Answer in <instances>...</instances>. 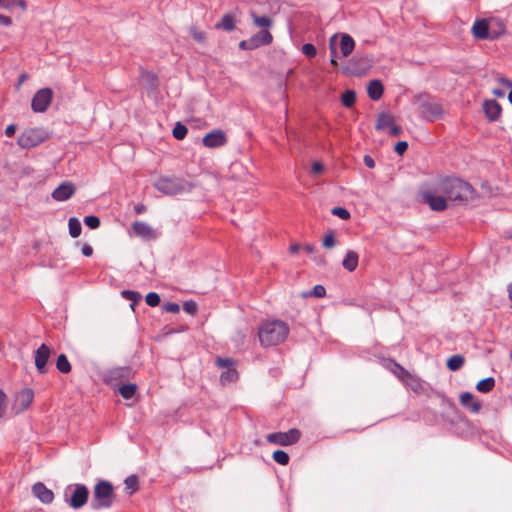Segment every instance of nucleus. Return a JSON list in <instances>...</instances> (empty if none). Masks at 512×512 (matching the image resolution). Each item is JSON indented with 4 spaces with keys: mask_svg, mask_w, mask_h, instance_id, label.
<instances>
[{
    "mask_svg": "<svg viewBox=\"0 0 512 512\" xmlns=\"http://www.w3.org/2000/svg\"><path fill=\"white\" fill-rule=\"evenodd\" d=\"M288 334L289 327L281 320L264 322L258 331L260 343L264 347L276 346L282 343Z\"/></svg>",
    "mask_w": 512,
    "mask_h": 512,
    "instance_id": "f03ea898",
    "label": "nucleus"
},
{
    "mask_svg": "<svg viewBox=\"0 0 512 512\" xmlns=\"http://www.w3.org/2000/svg\"><path fill=\"white\" fill-rule=\"evenodd\" d=\"M239 47L243 50H252L250 45H249V41L248 39L246 40H242L240 43H239Z\"/></svg>",
    "mask_w": 512,
    "mask_h": 512,
    "instance_id": "0e129e2a",
    "label": "nucleus"
},
{
    "mask_svg": "<svg viewBox=\"0 0 512 512\" xmlns=\"http://www.w3.org/2000/svg\"><path fill=\"white\" fill-rule=\"evenodd\" d=\"M403 383L405 385L409 386L415 392H417L421 389V383L413 375H412V378H408L406 381H403Z\"/></svg>",
    "mask_w": 512,
    "mask_h": 512,
    "instance_id": "09e8293b",
    "label": "nucleus"
},
{
    "mask_svg": "<svg viewBox=\"0 0 512 512\" xmlns=\"http://www.w3.org/2000/svg\"><path fill=\"white\" fill-rule=\"evenodd\" d=\"M81 251L86 257H90L93 254V248L88 244L83 245Z\"/></svg>",
    "mask_w": 512,
    "mask_h": 512,
    "instance_id": "13d9d810",
    "label": "nucleus"
},
{
    "mask_svg": "<svg viewBox=\"0 0 512 512\" xmlns=\"http://www.w3.org/2000/svg\"><path fill=\"white\" fill-rule=\"evenodd\" d=\"M359 256L355 251L349 250L342 261V266L349 272H353L358 266Z\"/></svg>",
    "mask_w": 512,
    "mask_h": 512,
    "instance_id": "393cba45",
    "label": "nucleus"
},
{
    "mask_svg": "<svg viewBox=\"0 0 512 512\" xmlns=\"http://www.w3.org/2000/svg\"><path fill=\"white\" fill-rule=\"evenodd\" d=\"M183 309L186 313L194 315V314H196V312L198 310V305L195 301H192V300L185 301L183 304Z\"/></svg>",
    "mask_w": 512,
    "mask_h": 512,
    "instance_id": "de8ad7c7",
    "label": "nucleus"
},
{
    "mask_svg": "<svg viewBox=\"0 0 512 512\" xmlns=\"http://www.w3.org/2000/svg\"><path fill=\"white\" fill-rule=\"evenodd\" d=\"M75 191L76 189L73 183L63 182L56 189H54L51 196L54 200L63 202L71 198Z\"/></svg>",
    "mask_w": 512,
    "mask_h": 512,
    "instance_id": "dca6fc26",
    "label": "nucleus"
},
{
    "mask_svg": "<svg viewBox=\"0 0 512 512\" xmlns=\"http://www.w3.org/2000/svg\"><path fill=\"white\" fill-rule=\"evenodd\" d=\"M304 250L309 253V254H312L314 251H315V247L312 245V244H306L304 246Z\"/></svg>",
    "mask_w": 512,
    "mask_h": 512,
    "instance_id": "338daca9",
    "label": "nucleus"
},
{
    "mask_svg": "<svg viewBox=\"0 0 512 512\" xmlns=\"http://www.w3.org/2000/svg\"><path fill=\"white\" fill-rule=\"evenodd\" d=\"M227 140V135L223 130L215 129L203 137L202 143L207 148H219L226 145Z\"/></svg>",
    "mask_w": 512,
    "mask_h": 512,
    "instance_id": "2eb2a0df",
    "label": "nucleus"
},
{
    "mask_svg": "<svg viewBox=\"0 0 512 512\" xmlns=\"http://www.w3.org/2000/svg\"><path fill=\"white\" fill-rule=\"evenodd\" d=\"M132 376V369L130 367H116L110 369L106 375L105 380L109 384L118 385L130 379Z\"/></svg>",
    "mask_w": 512,
    "mask_h": 512,
    "instance_id": "ddd939ff",
    "label": "nucleus"
},
{
    "mask_svg": "<svg viewBox=\"0 0 512 512\" xmlns=\"http://www.w3.org/2000/svg\"><path fill=\"white\" fill-rule=\"evenodd\" d=\"M341 101L345 107H352L356 101V93L353 90H346L342 94Z\"/></svg>",
    "mask_w": 512,
    "mask_h": 512,
    "instance_id": "4c0bfd02",
    "label": "nucleus"
},
{
    "mask_svg": "<svg viewBox=\"0 0 512 512\" xmlns=\"http://www.w3.org/2000/svg\"><path fill=\"white\" fill-rule=\"evenodd\" d=\"M499 81L507 87H512V81H510L509 79L500 78Z\"/></svg>",
    "mask_w": 512,
    "mask_h": 512,
    "instance_id": "774afa93",
    "label": "nucleus"
},
{
    "mask_svg": "<svg viewBox=\"0 0 512 512\" xmlns=\"http://www.w3.org/2000/svg\"><path fill=\"white\" fill-rule=\"evenodd\" d=\"M248 41L251 49L254 50L260 46L271 44L273 41V36L267 29H262L258 33L251 36Z\"/></svg>",
    "mask_w": 512,
    "mask_h": 512,
    "instance_id": "6ab92c4d",
    "label": "nucleus"
},
{
    "mask_svg": "<svg viewBox=\"0 0 512 512\" xmlns=\"http://www.w3.org/2000/svg\"><path fill=\"white\" fill-rule=\"evenodd\" d=\"M188 133V129L185 125L180 122H177L172 130V135L177 140H182L186 137Z\"/></svg>",
    "mask_w": 512,
    "mask_h": 512,
    "instance_id": "58836bf2",
    "label": "nucleus"
},
{
    "mask_svg": "<svg viewBox=\"0 0 512 512\" xmlns=\"http://www.w3.org/2000/svg\"><path fill=\"white\" fill-rule=\"evenodd\" d=\"M16 125L15 124H10L6 127L5 129V134L7 137H13L15 132H16Z\"/></svg>",
    "mask_w": 512,
    "mask_h": 512,
    "instance_id": "4d7b16f0",
    "label": "nucleus"
},
{
    "mask_svg": "<svg viewBox=\"0 0 512 512\" xmlns=\"http://www.w3.org/2000/svg\"><path fill=\"white\" fill-rule=\"evenodd\" d=\"M11 24L12 19L10 17L0 14V25L8 27Z\"/></svg>",
    "mask_w": 512,
    "mask_h": 512,
    "instance_id": "052dcab7",
    "label": "nucleus"
},
{
    "mask_svg": "<svg viewBox=\"0 0 512 512\" xmlns=\"http://www.w3.org/2000/svg\"><path fill=\"white\" fill-rule=\"evenodd\" d=\"M355 41L346 33L341 34L340 50L343 57H348L354 50Z\"/></svg>",
    "mask_w": 512,
    "mask_h": 512,
    "instance_id": "b1692460",
    "label": "nucleus"
},
{
    "mask_svg": "<svg viewBox=\"0 0 512 512\" xmlns=\"http://www.w3.org/2000/svg\"><path fill=\"white\" fill-rule=\"evenodd\" d=\"M216 365L219 368L226 369L221 373L220 381L223 385L227 383H233L238 379V372L235 368V362L231 358H221L218 357L216 359Z\"/></svg>",
    "mask_w": 512,
    "mask_h": 512,
    "instance_id": "9d476101",
    "label": "nucleus"
},
{
    "mask_svg": "<svg viewBox=\"0 0 512 512\" xmlns=\"http://www.w3.org/2000/svg\"><path fill=\"white\" fill-rule=\"evenodd\" d=\"M324 170V166L320 162H314L312 165V172L314 174L321 173Z\"/></svg>",
    "mask_w": 512,
    "mask_h": 512,
    "instance_id": "bf43d9fd",
    "label": "nucleus"
},
{
    "mask_svg": "<svg viewBox=\"0 0 512 512\" xmlns=\"http://www.w3.org/2000/svg\"><path fill=\"white\" fill-rule=\"evenodd\" d=\"M419 103L418 111L420 116L428 121L434 122L443 116L442 105L428 94H421L416 97Z\"/></svg>",
    "mask_w": 512,
    "mask_h": 512,
    "instance_id": "39448f33",
    "label": "nucleus"
},
{
    "mask_svg": "<svg viewBox=\"0 0 512 512\" xmlns=\"http://www.w3.org/2000/svg\"><path fill=\"white\" fill-rule=\"evenodd\" d=\"M84 223L90 229H97L100 226V219L97 216L89 215L84 218Z\"/></svg>",
    "mask_w": 512,
    "mask_h": 512,
    "instance_id": "c03bdc74",
    "label": "nucleus"
},
{
    "mask_svg": "<svg viewBox=\"0 0 512 512\" xmlns=\"http://www.w3.org/2000/svg\"><path fill=\"white\" fill-rule=\"evenodd\" d=\"M331 214L339 217L342 220H348L351 217L350 212L346 208L340 206L334 207L331 210Z\"/></svg>",
    "mask_w": 512,
    "mask_h": 512,
    "instance_id": "37998d69",
    "label": "nucleus"
},
{
    "mask_svg": "<svg viewBox=\"0 0 512 512\" xmlns=\"http://www.w3.org/2000/svg\"><path fill=\"white\" fill-rule=\"evenodd\" d=\"M472 35L476 39L494 40L500 35V33L491 32L486 19H477L472 26Z\"/></svg>",
    "mask_w": 512,
    "mask_h": 512,
    "instance_id": "f8f14e48",
    "label": "nucleus"
},
{
    "mask_svg": "<svg viewBox=\"0 0 512 512\" xmlns=\"http://www.w3.org/2000/svg\"><path fill=\"white\" fill-rule=\"evenodd\" d=\"M33 495L44 504L53 502L54 493L48 489L42 482H37L32 486Z\"/></svg>",
    "mask_w": 512,
    "mask_h": 512,
    "instance_id": "aec40b11",
    "label": "nucleus"
},
{
    "mask_svg": "<svg viewBox=\"0 0 512 512\" xmlns=\"http://www.w3.org/2000/svg\"><path fill=\"white\" fill-rule=\"evenodd\" d=\"M236 21L232 14H225L221 21L215 24L217 30L230 32L235 29Z\"/></svg>",
    "mask_w": 512,
    "mask_h": 512,
    "instance_id": "a878e982",
    "label": "nucleus"
},
{
    "mask_svg": "<svg viewBox=\"0 0 512 512\" xmlns=\"http://www.w3.org/2000/svg\"><path fill=\"white\" fill-rule=\"evenodd\" d=\"M51 355V349L45 343L41 344L40 347L34 353L35 367L39 374H45L48 371L47 363Z\"/></svg>",
    "mask_w": 512,
    "mask_h": 512,
    "instance_id": "4468645a",
    "label": "nucleus"
},
{
    "mask_svg": "<svg viewBox=\"0 0 512 512\" xmlns=\"http://www.w3.org/2000/svg\"><path fill=\"white\" fill-rule=\"evenodd\" d=\"M439 189L450 200L460 203L474 199L475 190L472 185L457 177H447L440 182Z\"/></svg>",
    "mask_w": 512,
    "mask_h": 512,
    "instance_id": "f257e3e1",
    "label": "nucleus"
},
{
    "mask_svg": "<svg viewBox=\"0 0 512 512\" xmlns=\"http://www.w3.org/2000/svg\"><path fill=\"white\" fill-rule=\"evenodd\" d=\"M495 387V379L493 377H487L485 379L480 380L477 385V391L481 393H488L493 390Z\"/></svg>",
    "mask_w": 512,
    "mask_h": 512,
    "instance_id": "c756f323",
    "label": "nucleus"
},
{
    "mask_svg": "<svg viewBox=\"0 0 512 512\" xmlns=\"http://www.w3.org/2000/svg\"><path fill=\"white\" fill-rule=\"evenodd\" d=\"M137 386L129 383L120 386L119 392L124 399H131L136 393Z\"/></svg>",
    "mask_w": 512,
    "mask_h": 512,
    "instance_id": "72a5a7b5",
    "label": "nucleus"
},
{
    "mask_svg": "<svg viewBox=\"0 0 512 512\" xmlns=\"http://www.w3.org/2000/svg\"><path fill=\"white\" fill-rule=\"evenodd\" d=\"M48 137V132L43 128H29L21 133L18 137L17 143L21 148L29 149L40 145L46 141Z\"/></svg>",
    "mask_w": 512,
    "mask_h": 512,
    "instance_id": "0eeeda50",
    "label": "nucleus"
},
{
    "mask_svg": "<svg viewBox=\"0 0 512 512\" xmlns=\"http://www.w3.org/2000/svg\"><path fill=\"white\" fill-rule=\"evenodd\" d=\"M420 201L429 206L432 211L441 212L447 208V201L444 197L435 195L429 190L419 193Z\"/></svg>",
    "mask_w": 512,
    "mask_h": 512,
    "instance_id": "9b49d317",
    "label": "nucleus"
},
{
    "mask_svg": "<svg viewBox=\"0 0 512 512\" xmlns=\"http://www.w3.org/2000/svg\"><path fill=\"white\" fill-rule=\"evenodd\" d=\"M15 6L20 7L22 10L27 8L26 2L24 0H0V7L5 9H12Z\"/></svg>",
    "mask_w": 512,
    "mask_h": 512,
    "instance_id": "e433bc0d",
    "label": "nucleus"
},
{
    "mask_svg": "<svg viewBox=\"0 0 512 512\" xmlns=\"http://www.w3.org/2000/svg\"><path fill=\"white\" fill-rule=\"evenodd\" d=\"M300 437L301 432L296 428H292L287 432L270 433L266 436V439L271 444L289 446L297 443Z\"/></svg>",
    "mask_w": 512,
    "mask_h": 512,
    "instance_id": "6e6552de",
    "label": "nucleus"
},
{
    "mask_svg": "<svg viewBox=\"0 0 512 512\" xmlns=\"http://www.w3.org/2000/svg\"><path fill=\"white\" fill-rule=\"evenodd\" d=\"M460 404L471 413L477 414L482 408L481 402L471 392H463L459 397Z\"/></svg>",
    "mask_w": 512,
    "mask_h": 512,
    "instance_id": "a211bd4d",
    "label": "nucleus"
},
{
    "mask_svg": "<svg viewBox=\"0 0 512 512\" xmlns=\"http://www.w3.org/2000/svg\"><path fill=\"white\" fill-rule=\"evenodd\" d=\"M302 53L308 58H314L317 54V49L313 44L306 43L302 46Z\"/></svg>",
    "mask_w": 512,
    "mask_h": 512,
    "instance_id": "49530a36",
    "label": "nucleus"
},
{
    "mask_svg": "<svg viewBox=\"0 0 512 512\" xmlns=\"http://www.w3.org/2000/svg\"><path fill=\"white\" fill-rule=\"evenodd\" d=\"M326 294V289L322 285H315L311 292L308 295L314 296L316 298L324 297Z\"/></svg>",
    "mask_w": 512,
    "mask_h": 512,
    "instance_id": "3c124183",
    "label": "nucleus"
},
{
    "mask_svg": "<svg viewBox=\"0 0 512 512\" xmlns=\"http://www.w3.org/2000/svg\"><path fill=\"white\" fill-rule=\"evenodd\" d=\"M121 295L123 298H125L126 300H129L132 302V307L142 299V295L137 292V291H133V290H123L121 292Z\"/></svg>",
    "mask_w": 512,
    "mask_h": 512,
    "instance_id": "a19ab883",
    "label": "nucleus"
},
{
    "mask_svg": "<svg viewBox=\"0 0 512 512\" xmlns=\"http://www.w3.org/2000/svg\"><path fill=\"white\" fill-rule=\"evenodd\" d=\"M125 488L130 490V494L134 493L138 489V478L136 475L128 476L125 481Z\"/></svg>",
    "mask_w": 512,
    "mask_h": 512,
    "instance_id": "79ce46f5",
    "label": "nucleus"
},
{
    "mask_svg": "<svg viewBox=\"0 0 512 512\" xmlns=\"http://www.w3.org/2000/svg\"><path fill=\"white\" fill-rule=\"evenodd\" d=\"M335 243H336V239H335L334 233L332 231L327 233L325 235V237L323 238V246L325 248H332L335 246Z\"/></svg>",
    "mask_w": 512,
    "mask_h": 512,
    "instance_id": "8fccbe9b",
    "label": "nucleus"
},
{
    "mask_svg": "<svg viewBox=\"0 0 512 512\" xmlns=\"http://www.w3.org/2000/svg\"><path fill=\"white\" fill-rule=\"evenodd\" d=\"M134 233L142 238L151 239L155 237L153 228L146 222L136 221L132 224Z\"/></svg>",
    "mask_w": 512,
    "mask_h": 512,
    "instance_id": "4be33fe9",
    "label": "nucleus"
},
{
    "mask_svg": "<svg viewBox=\"0 0 512 512\" xmlns=\"http://www.w3.org/2000/svg\"><path fill=\"white\" fill-rule=\"evenodd\" d=\"M360 60H356L355 58L351 59L349 61V65L342 68V71L346 75H359L362 73V69L357 67V63Z\"/></svg>",
    "mask_w": 512,
    "mask_h": 512,
    "instance_id": "f704fd0d",
    "label": "nucleus"
},
{
    "mask_svg": "<svg viewBox=\"0 0 512 512\" xmlns=\"http://www.w3.org/2000/svg\"><path fill=\"white\" fill-rule=\"evenodd\" d=\"M389 133L392 136H399L402 133V128L394 123L389 127Z\"/></svg>",
    "mask_w": 512,
    "mask_h": 512,
    "instance_id": "5fc2aeb1",
    "label": "nucleus"
},
{
    "mask_svg": "<svg viewBox=\"0 0 512 512\" xmlns=\"http://www.w3.org/2000/svg\"><path fill=\"white\" fill-rule=\"evenodd\" d=\"M384 87L380 80H372L367 87V93L371 100L377 101L383 95Z\"/></svg>",
    "mask_w": 512,
    "mask_h": 512,
    "instance_id": "5701e85b",
    "label": "nucleus"
},
{
    "mask_svg": "<svg viewBox=\"0 0 512 512\" xmlns=\"http://www.w3.org/2000/svg\"><path fill=\"white\" fill-rule=\"evenodd\" d=\"M154 188L164 195L175 196L192 191L194 185L176 176L159 177L153 184Z\"/></svg>",
    "mask_w": 512,
    "mask_h": 512,
    "instance_id": "20e7f679",
    "label": "nucleus"
},
{
    "mask_svg": "<svg viewBox=\"0 0 512 512\" xmlns=\"http://www.w3.org/2000/svg\"><path fill=\"white\" fill-rule=\"evenodd\" d=\"M390 370L393 372V374L402 382L406 381L408 378H412V374L407 371L403 366H401L399 363H397L394 360H390Z\"/></svg>",
    "mask_w": 512,
    "mask_h": 512,
    "instance_id": "bb28decb",
    "label": "nucleus"
},
{
    "mask_svg": "<svg viewBox=\"0 0 512 512\" xmlns=\"http://www.w3.org/2000/svg\"><path fill=\"white\" fill-rule=\"evenodd\" d=\"M483 111L489 121L496 122L501 117L502 108L496 100L490 99L484 101Z\"/></svg>",
    "mask_w": 512,
    "mask_h": 512,
    "instance_id": "f3484780",
    "label": "nucleus"
},
{
    "mask_svg": "<svg viewBox=\"0 0 512 512\" xmlns=\"http://www.w3.org/2000/svg\"><path fill=\"white\" fill-rule=\"evenodd\" d=\"M53 99V91L51 88H42L38 90L32 98L31 108L36 113L45 112L50 106Z\"/></svg>",
    "mask_w": 512,
    "mask_h": 512,
    "instance_id": "1a4fd4ad",
    "label": "nucleus"
},
{
    "mask_svg": "<svg viewBox=\"0 0 512 512\" xmlns=\"http://www.w3.org/2000/svg\"><path fill=\"white\" fill-rule=\"evenodd\" d=\"M141 77L151 90H154L158 86V77L153 72L145 71L141 74Z\"/></svg>",
    "mask_w": 512,
    "mask_h": 512,
    "instance_id": "c9c22d12",
    "label": "nucleus"
},
{
    "mask_svg": "<svg viewBox=\"0 0 512 512\" xmlns=\"http://www.w3.org/2000/svg\"><path fill=\"white\" fill-rule=\"evenodd\" d=\"M56 368L59 372L67 374L71 371L72 367L65 354H60L56 361Z\"/></svg>",
    "mask_w": 512,
    "mask_h": 512,
    "instance_id": "7c9ffc66",
    "label": "nucleus"
},
{
    "mask_svg": "<svg viewBox=\"0 0 512 512\" xmlns=\"http://www.w3.org/2000/svg\"><path fill=\"white\" fill-rule=\"evenodd\" d=\"M145 301L148 306L156 307L160 303V296L155 292H150L146 295Z\"/></svg>",
    "mask_w": 512,
    "mask_h": 512,
    "instance_id": "a18cd8bd",
    "label": "nucleus"
},
{
    "mask_svg": "<svg viewBox=\"0 0 512 512\" xmlns=\"http://www.w3.org/2000/svg\"><path fill=\"white\" fill-rule=\"evenodd\" d=\"M68 228H69V234L71 235V237L76 238V237L80 236L81 231H82V226H81L80 221L77 218L71 217L69 219Z\"/></svg>",
    "mask_w": 512,
    "mask_h": 512,
    "instance_id": "2f4dec72",
    "label": "nucleus"
},
{
    "mask_svg": "<svg viewBox=\"0 0 512 512\" xmlns=\"http://www.w3.org/2000/svg\"><path fill=\"white\" fill-rule=\"evenodd\" d=\"M147 210L146 206L142 203H138L134 206V212L137 215L144 213Z\"/></svg>",
    "mask_w": 512,
    "mask_h": 512,
    "instance_id": "680f3d73",
    "label": "nucleus"
},
{
    "mask_svg": "<svg viewBox=\"0 0 512 512\" xmlns=\"http://www.w3.org/2000/svg\"><path fill=\"white\" fill-rule=\"evenodd\" d=\"M272 458L276 463H278L280 465H287L290 460L288 453L283 450L274 451Z\"/></svg>",
    "mask_w": 512,
    "mask_h": 512,
    "instance_id": "ea45409f",
    "label": "nucleus"
},
{
    "mask_svg": "<svg viewBox=\"0 0 512 512\" xmlns=\"http://www.w3.org/2000/svg\"><path fill=\"white\" fill-rule=\"evenodd\" d=\"M34 399V392L30 388L22 389L16 396V405L21 411L29 408Z\"/></svg>",
    "mask_w": 512,
    "mask_h": 512,
    "instance_id": "412c9836",
    "label": "nucleus"
},
{
    "mask_svg": "<svg viewBox=\"0 0 512 512\" xmlns=\"http://www.w3.org/2000/svg\"><path fill=\"white\" fill-rule=\"evenodd\" d=\"M253 23L257 27L268 28L272 26V20L267 16H259L255 12L250 13Z\"/></svg>",
    "mask_w": 512,
    "mask_h": 512,
    "instance_id": "473e14b6",
    "label": "nucleus"
},
{
    "mask_svg": "<svg viewBox=\"0 0 512 512\" xmlns=\"http://www.w3.org/2000/svg\"><path fill=\"white\" fill-rule=\"evenodd\" d=\"M27 79V74L23 73L19 76V79H18V83H17V88H19L23 82Z\"/></svg>",
    "mask_w": 512,
    "mask_h": 512,
    "instance_id": "69168bd1",
    "label": "nucleus"
},
{
    "mask_svg": "<svg viewBox=\"0 0 512 512\" xmlns=\"http://www.w3.org/2000/svg\"><path fill=\"white\" fill-rule=\"evenodd\" d=\"M363 161L368 168L372 169L375 167V161L370 155H365Z\"/></svg>",
    "mask_w": 512,
    "mask_h": 512,
    "instance_id": "6e6d98bb",
    "label": "nucleus"
},
{
    "mask_svg": "<svg viewBox=\"0 0 512 512\" xmlns=\"http://www.w3.org/2000/svg\"><path fill=\"white\" fill-rule=\"evenodd\" d=\"M115 501L114 487L108 480L100 479L94 486L91 508L98 511L110 508Z\"/></svg>",
    "mask_w": 512,
    "mask_h": 512,
    "instance_id": "7ed1b4c3",
    "label": "nucleus"
},
{
    "mask_svg": "<svg viewBox=\"0 0 512 512\" xmlns=\"http://www.w3.org/2000/svg\"><path fill=\"white\" fill-rule=\"evenodd\" d=\"M163 310L168 313H178L180 311V306L175 302H168L163 305Z\"/></svg>",
    "mask_w": 512,
    "mask_h": 512,
    "instance_id": "603ef678",
    "label": "nucleus"
},
{
    "mask_svg": "<svg viewBox=\"0 0 512 512\" xmlns=\"http://www.w3.org/2000/svg\"><path fill=\"white\" fill-rule=\"evenodd\" d=\"M335 38H336V35H334L330 39V54H331V57H334V59H337V51H336V48L334 47V39Z\"/></svg>",
    "mask_w": 512,
    "mask_h": 512,
    "instance_id": "e2e57ef3",
    "label": "nucleus"
},
{
    "mask_svg": "<svg viewBox=\"0 0 512 512\" xmlns=\"http://www.w3.org/2000/svg\"><path fill=\"white\" fill-rule=\"evenodd\" d=\"M394 123V118L390 113L382 112L378 115L375 128L376 130H384Z\"/></svg>",
    "mask_w": 512,
    "mask_h": 512,
    "instance_id": "cd10ccee",
    "label": "nucleus"
},
{
    "mask_svg": "<svg viewBox=\"0 0 512 512\" xmlns=\"http://www.w3.org/2000/svg\"><path fill=\"white\" fill-rule=\"evenodd\" d=\"M63 498L69 507L75 510L81 509L87 504L89 490L84 484H70L64 489Z\"/></svg>",
    "mask_w": 512,
    "mask_h": 512,
    "instance_id": "423d86ee",
    "label": "nucleus"
},
{
    "mask_svg": "<svg viewBox=\"0 0 512 512\" xmlns=\"http://www.w3.org/2000/svg\"><path fill=\"white\" fill-rule=\"evenodd\" d=\"M465 363V358L460 354H455L448 358L447 360V368L451 371H458L460 370Z\"/></svg>",
    "mask_w": 512,
    "mask_h": 512,
    "instance_id": "c85d7f7f",
    "label": "nucleus"
},
{
    "mask_svg": "<svg viewBox=\"0 0 512 512\" xmlns=\"http://www.w3.org/2000/svg\"><path fill=\"white\" fill-rule=\"evenodd\" d=\"M408 149V143L406 141H400L395 145V152L399 155H403Z\"/></svg>",
    "mask_w": 512,
    "mask_h": 512,
    "instance_id": "864d4df0",
    "label": "nucleus"
}]
</instances>
